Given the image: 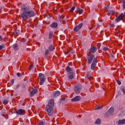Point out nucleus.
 I'll return each instance as SVG.
<instances>
[{"label":"nucleus","mask_w":125,"mask_h":125,"mask_svg":"<svg viewBox=\"0 0 125 125\" xmlns=\"http://www.w3.org/2000/svg\"><path fill=\"white\" fill-rule=\"evenodd\" d=\"M21 17L23 20H27L36 15L34 11L29 10L28 8L24 6L21 7Z\"/></svg>","instance_id":"1"},{"label":"nucleus","mask_w":125,"mask_h":125,"mask_svg":"<svg viewBox=\"0 0 125 125\" xmlns=\"http://www.w3.org/2000/svg\"><path fill=\"white\" fill-rule=\"evenodd\" d=\"M53 107H54V100L51 99L45 107V110L47 112L48 116L53 115Z\"/></svg>","instance_id":"2"},{"label":"nucleus","mask_w":125,"mask_h":125,"mask_svg":"<svg viewBox=\"0 0 125 125\" xmlns=\"http://www.w3.org/2000/svg\"><path fill=\"white\" fill-rule=\"evenodd\" d=\"M39 77L40 80L39 84L40 85H42V84L44 83V82L45 81V78H44V75L42 73H40L39 74Z\"/></svg>","instance_id":"3"},{"label":"nucleus","mask_w":125,"mask_h":125,"mask_svg":"<svg viewBox=\"0 0 125 125\" xmlns=\"http://www.w3.org/2000/svg\"><path fill=\"white\" fill-rule=\"evenodd\" d=\"M81 90H82V85L80 84L77 85L74 88V91L75 93H77V94L80 93V92H81Z\"/></svg>","instance_id":"4"},{"label":"nucleus","mask_w":125,"mask_h":125,"mask_svg":"<svg viewBox=\"0 0 125 125\" xmlns=\"http://www.w3.org/2000/svg\"><path fill=\"white\" fill-rule=\"evenodd\" d=\"M96 61V59L94 58V55L92 54L89 58H88V64H91L92 62H94Z\"/></svg>","instance_id":"5"},{"label":"nucleus","mask_w":125,"mask_h":125,"mask_svg":"<svg viewBox=\"0 0 125 125\" xmlns=\"http://www.w3.org/2000/svg\"><path fill=\"white\" fill-rule=\"evenodd\" d=\"M25 113H26V111L22 109H18L16 111V114L20 116H22V115H25Z\"/></svg>","instance_id":"6"},{"label":"nucleus","mask_w":125,"mask_h":125,"mask_svg":"<svg viewBox=\"0 0 125 125\" xmlns=\"http://www.w3.org/2000/svg\"><path fill=\"white\" fill-rule=\"evenodd\" d=\"M67 75L69 80H73V79L75 78V76H76V74H75V72H74V71L67 73Z\"/></svg>","instance_id":"7"},{"label":"nucleus","mask_w":125,"mask_h":125,"mask_svg":"<svg viewBox=\"0 0 125 125\" xmlns=\"http://www.w3.org/2000/svg\"><path fill=\"white\" fill-rule=\"evenodd\" d=\"M124 16H125V15H124L123 13H121L118 17H117L115 19V21L117 22V23H118V22H120V21H121V20H123Z\"/></svg>","instance_id":"8"},{"label":"nucleus","mask_w":125,"mask_h":125,"mask_svg":"<svg viewBox=\"0 0 125 125\" xmlns=\"http://www.w3.org/2000/svg\"><path fill=\"white\" fill-rule=\"evenodd\" d=\"M83 23H80L78 25L75 26L74 28V31H75V32H78L81 29L82 27H83Z\"/></svg>","instance_id":"9"},{"label":"nucleus","mask_w":125,"mask_h":125,"mask_svg":"<svg viewBox=\"0 0 125 125\" xmlns=\"http://www.w3.org/2000/svg\"><path fill=\"white\" fill-rule=\"evenodd\" d=\"M96 63H97L96 61H94V62H92V63L91 65V69L92 70H94L95 67H96Z\"/></svg>","instance_id":"10"},{"label":"nucleus","mask_w":125,"mask_h":125,"mask_svg":"<svg viewBox=\"0 0 125 125\" xmlns=\"http://www.w3.org/2000/svg\"><path fill=\"white\" fill-rule=\"evenodd\" d=\"M77 13L78 14H79V15H81V14H83V10L81 8L78 7L77 9Z\"/></svg>","instance_id":"11"},{"label":"nucleus","mask_w":125,"mask_h":125,"mask_svg":"<svg viewBox=\"0 0 125 125\" xmlns=\"http://www.w3.org/2000/svg\"><path fill=\"white\" fill-rule=\"evenodd\" d=\"M80 100H81V97L76 96L74 98H72L71 99V101H72V102H77V101H79Z\"/></svg>","instance_id":"12"},{"label":"nucleus","mask_w":125,"mask_h":125,"mask_svg":"<svg viewBox=\"0 0 125 125\" xmlns=\"http://www.w3.org/2000/svg\"><path fill=\"white\" fill-rule=\"evenodd\" d=\"M65 71L67 72V74H69V73H71V72L73 71V68L70 67L69 66H66L65 68Z\"/></svg>","instance_id":"13"},{"label":"nucleus","mask_w":125,"mask_h":125,"mask_svg":"<svg viewBox=\"0 0 125 125\" xmlns=\"http://www.w3.org/2000/svg\"><path fill=\"white\" fill-rule=\"evenodd\" d=\"M38 92V89H34L30 92V96H34Z\"/></svg>","instance_id":"14"},{"label":"nucleus","mask_w":125,"mask_h":125,"mask_svg":"<svg viewBox=\"0 0 125 125\" xmlns=\"http://www.w3.org/2000/svg\"><path fill=\"white\" fill-rule=\"evenodd\" d=\"M58 26V24L57 22H53L51 25H50V27L51 28H57V26Z\"/></svg>","instance_id":"15"},{"label":"nucleus","mask_w":125,"mask_h":125,"mask_svg":"<svg viewBox=\"0 0 125 125\" xmlns=\"http://www.w3.org/2000/svg\"><path fill=\"white\" fill-rule=\"evenodd\" d=\"M125 119L120 120L118 122V125H125Z\"/></svg>","instance_id":"16"},{"label":"nucleus","mask_w":125,"mask_h":125,"mask_svg":"<svg viewBox=\"0 0 125 125\" xmlns=\"http://www.w3.org/2000/svg\"><path fill=\"white\" fill-rule=\"evenodd\" d=\"M96 50H97V48L96 47H93L90 49V52L94 53Z\"/></svg>","instance_id":"17"},{"label":"nucleus","mask_w":125,"mask_h":125,"mask_svg":"<svg viewBox=\"0 0 125 125\" xmlns=\"http://www.w3.org/2000/svg\"><path fill=\"white\" fill-rule=\"evenodd\" d=\"M53 95L55 96V97H57V96H59L60 95V92L59 91H56L53 92Z\"/></svg>","instance_id":"18"},{"label":"nucleus","mask_w":125,"mask_h":125,"mask_svg":"<svg viewBox=\"0 0 125 125\" xmlns=\"http://www.w3.org/2000/svg\"><path fill=\"white\" fill-rule=\"evenodd\" d=\"M55 49V47L52 44H51L49 47V50H50V51H52Z\"/></svg>","instance_id":"19"},{"label":"nucleus","mask_w":125,"mask_h":125,"mask_svg":"<svg viewBox=\"0 0 125 125\" xmlns=\"http://www.w3.org/2000/svg\"><path fill=\"white\" fill-rule=\"evenodd\" d=\"M114 14L115 11L113 10H110L107 13V15H114Z\"/></svg>","instance_id":"20"},{"label":"nucleus","mask_w":125,"mask_h":125,"mask_svg":"<svg viewBox=\"0 0 125 125\" xmlns=\"http://www.w3.org/2000/svg\"><path fill=\"white\" fill-rule=\"evenodd\" d=\"M108 113H110V114H112V113L114 112V107H111L108 111Z\"/></svg>","instance_id":"21"},{"label":"nucleus","mask_w":125,"mask_h":125,"mask_svg":"<svg viewBox=\"0 0 125 125\" xmlns=\"http://www.w3.org/2000/svg\"><path fill=\"white\" fill-rule=\"evenodd\" d=\"M13 47L14 50H18V45H17V44H14Z\"/></svg>","instance_id":"22"},{"label":"nucleus","mask_w":125,"mask_h":125,"mask_svg":"<svg viewBox=\"0 0 125 125\" xmlns=\"http://www.w3.org/2000/svg\"><path fill=\"white\" fill-rule=\"evenodd\" d=\"M101 123V120H100V119H98L96 121L95 124L96 125H100Z\"/></svg>","instance_id":"23"},{"label":"nucleus","mask_w":125,"mask_h":125,"mask_svg":"<svg viewBox=\"0 0 125 125\" xmlns=\"http://www.w3.org/2000/svg\"><path fill=\"white\" fill-rule=\"evenodd\" d=\"M71 47H69L67 48V52L66 54H68V53H70L71 52V51L72 50Z\"/></svg>","instance_id":"24"},{"label":"nucleus","mask_w":125,"mask_h":125,"mask_svg":"<svg viewBox=\"0 0 125 125\" xmlns=\"http://www.w3.org/2000/svg\"><path fill=\"white\" fill-rule=\"evenodd\" d=\"M53 35V33L52 32L49 33V39H52V36Z\"/></svg>","instance_id":"25"},{"label":"nucleus","mask_w":125,"mask_h":125,"mask_svg":"<svg viewBox=\"0 0 125 125\" xmlns=\"http://www.w3.org/2000/svg\"><path fill=\"white\" fill-rule=\"evenodd\" d=\"M97 26L98 27H101V26H102V25H103V24L102 23V22L101 21H99L98 23H97Z\"/></svg>","instance_id":"26"},{"label":"nucleus","mask_w":125,"mask_h":125,"mask_svg":"<svg viewBox=\"0 0 125 125\" xmlns=\"http://www.w3.org/2000/svg\"><path fill=\"white\" fill-rule=\"evenodd\" d=\"M110 10V8L109 7H105V10L106 11V12H109V10Z\"/></svg>","instance_id":"27"},{"label":"nucleus","mask_w":125,"mask_h":125,"mask_svg":"<svg viewBox=\"0 0 125 125\" xmlns=\"http://www.w3.org/2000/svg\"><path fill=\"white\" fill-rule=\"evenodd\" d=\"M123 7L124 9H125V0H123Z\"/></svg>","instance_id":"28"},{"label":"nucleus","mask_w":125,"mask_h":125,"mask_svg":"<svg viewBox=\"0 0 125 125\" xmlns=\"http://www.w3.org/2000/svg\"><path fill=\"white\" fill-rule=\"evenodd\" d=\"M49 53V50H46L44 53L45 55H47Z\"/></svg>","instance_id":"29"},{"label":"nucleus","mask_w":125,"mask_h":125,"mask_svg":"<svg viewBox=\"0 0 125 125\" xmlns=\"http://www.w3.org/2000/svg\"><path fill=\"white\" fill-rule=\"evenodd\" d=\"M3 104H7L8 103V101L6 100H3Z\"/></svg>","instance_id":"30"},{"label":"nucleus","mask_w":125,"mask_h":125,"mask_svg":"<svg viewBox=\"0 0 125 125\" xmlns=\"http://www.w3.org/2000/svg\"><path fill=\"white\" fill-rule=\"evenodd\" d=\"M64 19V17L62 16L60 18V22H63V19Z\"/></svg>","instance_id":"31"},{"label":"nucleus","mask_w":125,"mask_h":125,"mask_svg":"<svg viewBox=\"0 0 125 125\" xmlns=\"http://www.w3.org/2000/svg\"><path fill=\"white\" fill-rule=\"evenodd\" d=\"M75 10V7H72L71 9L70 10V12H73Z\"/></svg>","instance_id":"32"},{"label":"nucleus","mask_w":125,"mask_h":125,"mask_svg":"<svg viewBox=\"0 0 125 125\" xmlns=\"http://www.w3.org/2000/svg\"><path fill=\"white\" fill-rule=\"evenodd\" d=\"M14 83V79H12L11 81V85H13V84Z\"/></svg>","instance_id":"33"},{"label":"nucleus","mask_w":125,"mask_h":125,"mask_svg":"<svg viewBox=\"0 0 125 125\" xmlns=\"http://www.w3.org/2000/svg\"><path fill=\"white\" fill-rule=\"evenodd\" d=\"M103 50H104V51H107V50H108V48L105 47L103 48Z\"/></svg>","instance_id":"34"},{"label":"nucleus","mask_w":125,"mask_h":125,"mask_svg":"<svg viewBox=\"0 0 125 125\" xmlns=\"http://www.w3.org/2000/svg\"><path fill=\"white\" fill-rule=\"evenodd\" d=\"M38 125H44V123L43 122H40Z\"/></svg>","instance_id":"35"},{"label":"nucleus","mask_w":125,"mask_h":125,"mask_svg":"<svg viewBox=\"0 0 125 125\" xmlns=\"http://www.w3.org/2000/svg\"><path fill=\"white\" fill-rule=\"evenodd\" d=\"M101 108H102V106H100V107H96L95 108V110H99V109H101Z\"/></svg>","instance_id":"36"},{"label":"nucleus","mask_w":125,"mask_h":125,"mask_svg":"<svg viewBox=\"0 0 125 125\" xmlns=\"http://www.w3.org/2000/svg\"><path fill=\"white\" fill-rule=\"evenodd\" d=\"M21 42H26V39L25 38H23L21 40Z\"/></svg>","instance_id":"37"},{"label":"nucleus","mask_w":125,"mask_h":125,"mask_svg":"<svg viewBox=\"0 0 125 125\" xmlns=\"http://www.w3.org/2000/svg\"><path fill=\"white\" fill-rule=\"evenodd\" d=\"M3 48V45H0V50H1Z\"/></svg>","instance_id":"38"},{"label":"nucleus","mask_w":125,"mask_h":125,"mask_svg":"<svg viewBox=\"0 0 125 125\" xmlns=\"http://www.w3.org/2000/svg\"><path fill=\"white\" fill-rule=\"evenodd\" d=\"M70 53H72V54L73 53H75V51L73 50V49H72V50L70 51Z\"/></svg>","instance_id":"39"},{"label":"nucleus","mask_w":125,"mask_h":125,"mask_svg":"<svg viewBox=\"0 0 125 125\" xmlns=\"http://www.w3.org/2000/svg\"><path fill=\"white\" fill-rule=\"evenodd\" d=\"M17 76H18V77H20V76H21V74L19 73H18L17 74Z\"/></svg>","instance_id":"40"},{"label":"nucleus","mask_w":125,"mask_h":125,"mask_svg":"<svg viewBox=\"0 0 125 125\" xmlns=\"http://www.w3.org/2000/svg\"><path fill=\"white\" fill-rule=\"evenodd\" d=\"M32 68H33V65H31V66H29V70H31Z\"/></svg>","instance_id":"41"},{"label":"nucleus","mask_w":125,"mask_h":125,"mask_svg":"<svg viewBox=\"0 0 125 125\" xmlns=\"http://www.w3.org/2000/svg\"><path fill=\"white\" fill-rule=\"evenodd\" d=\"M118 83L119 85H120V84H122V83H121L120 81H118Z\"/></svg>","instance_id":"42"},{"label":"nucleus","mask_w":125,"mask_h":125,"mask_svg":"<svg viewBox=\"0 0 125 125\" xmlns=\"http://www.w3.org/2000/svg\"><path fill=\"white\" fill-rule=\"evenodd\" d=\"M110 27H115V24H111Z\"/></svg>","instance_id":"43"},{"label":"nucleus","mask_w":125,"mask_h":125,"mask_svg":"<svg viewBox=\"0 0 125 125\" xmlns=\"http://www.w3.org/2000/svg\"><path fill=\"white\" fill-rule=\"evenodd\" d=\"M119 34H120V31H117V32H116V35H119Z\"/></svg>","instance_id":"44"},{"label":"nucleus","mask_w":125,"mask_h":125,"mask_svg":"<svg viewBox=\"0 0 125 125\" xmlns=\"http://www.w3.org/2000/svg\"><path fill=\"white\" fill-rule=\"evenodd\" d=\"M123 92L124 93V94H125V89H123Z\"/></svg>","instance_id":"45"},{"label":"nucleus","mask_w":125,"mask_h":125,"mask_svg":"<svg viewBox=\"0 0 125 125\" xmlns=\"http://www.w3.org/2000/svg\"><path fill=\"white\" fill-rule=\"evenodd\" d=\"M0 40H1L2 41L3 40V39H2V38L1 37V36H0Z\"/></svg>","instance_id":"46"},{"label":"nucleus","mask_w":125,"mask_h":125,"mask_svg":"<svg viewBox=\"0 0 125 125\" xmlns=\"http://www.w3.org/2000/svg\"><path fill=\"white\" fill-rule=\"evenodd\" d=\"M87 79H88V80H90V79L89 78V76H87Z\"/></svg>","instance_id":"47"},{"label":"nucleus","mask_w":125,"mask_h":125,"mask_svg":"<svg viewBox=\"0 0 125 125\" xmlns=\"http://www.w3.org/2000/svg\"><path fill=\"white\" fill-rule=\"evenodd\" d=\"M92 29V27H90V28H89V30H91Z\"/></svg>","instance_id":"48"},{"label":"nucleus","mask_w":125,"mask_h":125,"mask_svg":"<svg viewBox=\"0 0 125 125\" xmlns=\"http://www.w3.org/2000/svg\"><path fill=\"white\" fill-rule=\"evenodd\" d=\"M79 117L80 118H81V117H82V116H81V115H79Z\"/></svg>","instance_id":"49"},{"label":"nucleus","mask_w":125,"mask_h":125,"mask_svg":"<svg viewBox=\"0 0 125 125\" xmlns=\"http://www.w3.org/2000/svg\"><path fill=\"white\" fill-rule=\"evenodd\" d=\"M124 14H125V12H124Z\"/></svg>","instance_id":"50"}]
</instances>
